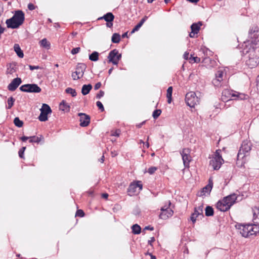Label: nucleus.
Returning <instances> with one entry per match:
<instances>
[{"mask_svg":"<svg viewBox=\"0 0 259 259\" xmlns=\"http://www.w3.org/2000/svg\"><path fill=\"white\" fill-rule=\"evenodd\" d=\"M87 68V66L84 63H78L76 67V71L72 73V77L73 80H77L81 78Z\"/></svg>","mask_w":259,"mask_h":259,"instance_id":"nucleus-7","label":"nucleus"},{"mask_svg":"<svg viewBox=\"0 0 259 259\" xmlns=\"http://www.w3.org/2000/svg\"><path fill=\"white\" fill-rule=\"evenodd\" d=\"M155 241V238L154 237H152L150 238V240H148V244L150 245H152V243L153 242H154Z\"/></svg>","mask_w":259,"mask_h":259,"instance_id":"nucleus-64","label":"nucleus"},{"mask_svg":"<svg viewBox=\"0 0 259 259\" xmlns=\"http://www.w3.org/2000/svg\"><path fill=\"white\" fill-rule=\"evenodd\" d=\"M25 20L24 13L21 10L16 11L14 15L6 20V23L9 28L16 29L21 26Z\"/></svg>","mask_w":259,"mask_h":259,"instance_id":"nucleus-1","label":"nucleus"},{"mask_svg":"<svg viewBox=\"0 0 259 259\" xmlns=\"http://www.w3.org/2000/svg\"><path fill=\"white\" fill-rule=\"evenodd\" d=\"M251 146L250 142L247 141H243L238 151V156L241 157V158L247 157L251 149Z\"/></svg>","mask_w":259,"mask_h":259,"instance_id":"nucleus-5","label":"nucleus"},{"mask_svg":"<svg viewBox=\"0 0 259 259\" xmlns=\"http://www.w3.org/2000/svg\"><path fill=\"white\" fill-rule=\"evenodd\" d=\"M221 151L220 150H216L214 156L210 160L209 164L214 170L219 169L224 161L221 155Z\"/></svg>","mask_w":259,"mask_h":259,"instance_id":"nucleus-4","label":"nucleus"},{"mask_svg":"<svg viewBox=\"0 0 259 259\" xmlns=\"http://www.w3.org/2000/svg\"><path fill=\"white\" fill-rule=\"evenodd\" d=\"M137 188L134 183H131L127 189L128 194L130 196H133L135 194Z\"/></svg>","mask_w":259,"mask_h":259,"instance_id":"nucleus-28","label":"nucleus"},{"mask_svg":"<svg viewBox=\"0 0 259 259\" xmlns=\"http://www.w3.org/2000/svg\"><path fill=\"white\" fill-rule=\"evenodd\" d=\"M28 8L29 10H31V11H32L33 10L35 9V6L32 4V3H29L28 5Z\"/></svg>","mask_w":259,"mask_h":259,"instance_id":"nucleus-58","label":"nucleus"},{"mask_svg":"<svg viewBox=\"0 0 259 259\" xmlns=\"http://www.w3.org/2000/svg\"><path fill=\"white\" fill-rule=\"evenodd\" d=\"M146 230H150V231H153V230H154V228L153 227L151 226H146L144 228L143 232H144Z\"/></svg>","mask_w":259,"mask_h":259,"instance_id":"nucleus-60","label":"nucleus"},{"mask_svg":"<svg viewBox=\"0 0 259 259\" xmlns=\"http://www.w3.org/2000/svg\"><path fill=\"white\" fill-rule=\"evenodd\" d=\"M161 113V110L160 109H156L155 110L152 114V116L154 119H157L159 115H160Z\"/></svg>","mask_w":259,"mask_h":259,"instance_id":"nucleus-41","label":"nucleus"},{"mask_svg":"<svg viewBox=\"0 0 259 259\" xmlns=\"http://www.w3.org/2000/svg\"><path fill=\"white\" fill-rule=\"evenodd\" d=\"M6 74H12L17 71L16 63L12 62L7 65Z\"/></svg>","mask_w":259,"mask_h":259,"instance_id":"nucleus-19","label":"nucleus"},{"mask_svg":"<svg viewBox=\"0 0 259 259\" xmlns=\"http://www.w3.org/2000/svg\"><path fill=\"white\" fill-rule=\"evenodd\" d=\"M196 213H193L192 214H191V220L192 221V222H193V223H195L196 221V218L197 217H199V215H197V214H196Z\"/></svg>","mask_w":259,"mask_h":259,"instance_id":"nucleus-53","label":"nucleus"},{"mask_svg":"<svg viewBox=\"0 0 259 259\" xmlns=\"http://www.w3.org/2000/svg\"><path fill=\"white\" fill-rule=\"evenodd\" d=\"M189 53L186 52L184 55H183V57L185 59V60H189Z\"/></svg>","mask_w":259,"mask_h":259,"instance_id":"nucleus-63","label":"nucleus"},{"mask_svg":"<svg viewBox=\"0 0 259 259\" xmlns=\"http://www.w3.org/2000/svg\"><path fill=\"white\" fill-rule=\"evenodd\" d=\"M104 95V92L102 90H100L99 91V92L97 94L96 98L97 99H100L101 98L103 97Z\"/></svg>","mask_w":259,"mask_h":259,"instance_id":"nucleus-55","label":"nucleus"},{"mask_svg":"<svg viewBox=\"0 0 259 259\" xmlns=\"http://www.w3.org/2000/svg\"><path fill=\"white\" fill-rule=\"evenodd\" d=\"M101 85H102V84L100 82H97V83L95 84V85L94 86V89L95 90H98L99 88H100V87H101Z\"/></svg>","mask_w":259,"mask_h":259,"instance_id":"nucleus-59","label":"nucleus"},{"mask_svg":"<svg viewBox=\"0 0 259 259\" xmlns=\"http://www.w3.org/2000/svg\"><path fill=\"white\" fill-rule=\"evenodd\" d=\"M40 46L47 49H49L50 47V43L46 38H44L39 42Z\"/></svg>","mask_w":259,"mask_h":259,"instance_id":"nucleus-37","label":"nucleus"},{"mask_svg":"<svg viewBox=\"0 0 259 259\" xmlns=\"http://www.w3.org/2000/svg\"><path fill=\"white\" fill-rule=\"evenodd\" d=\"M212 186H213L212 180L211 179H209V181H208V184L202 189V190L201 192V194L200 195L201 196L204 195H205V194L206 193H207V192L210 193L212 188Z\"/></svg>","mask_w":259,"mask_h":259,"instance_id":"nucleus-20","label":"nucleus"},{"mask_svg":"<svg viewBox=\"0 0 259 259\" xmlns=\"http://www.w3.org/2000/svg\"><path fill=\"white\" fill-rule=\"evenodd\" d=\"M120 131L119 130H116V131L114 132L111 134V135L113 136L118 137L119 136V135H120Z\"/></svg>","mask_w":259,"mask_h":259,"instance_id":"nucleus-61","label":"nucleus"},{"mask_svg":"<svg viewBox=\"0 0 259 259\" xmlns=\"http://www.w3.org/2000/svg\"><path fill=\"white\" fill-rule=\"evenodd\" d=\"M40 110V113L38 116V119L40 121H46L48 120V115L52 112V109L47 104H43Z\"/></svg>","mask_w":259,"mask_h":259,"instance_id":"nucleus-9","label":"nucleus"},{"mask_svg":"<svg viewBox=\"0 0 259 259\" xmlns=\"http://www.w3.org/2000/svg\"><path fill=\"white\" fill-rule=\"evenodd\" d=\"M172 87H169L166 91V97L167 98V103H171L172 101Z\"/></svg>","mask_w":259,"mask_h":259,"instance_id":"nucleus-31","label":"nucleus"},{"mask_svg":"<svg viewBox=\"0 0 259 259\" xmlns=\"http://www.w3.org/2000/svg\"><path fill=\"white\" fill-rule=\"evenodd\" d=\"M134 184L136 185L137 189L139 188L140 190L142 189L143 186L141 181H137L134 183Z\"/></svg>","mask_w":259,"mask_h":259,"instance_id":"nucleus-54","label":"nucleus"},{"mask_svg":"<svg viewBox=\"0 0 259 259\" xmlns=\"http://www.w3.org/2000/svg\"><path fill=\"white\" fill-rule=\"evenodd\" d=\"M249 37L250 40L244 41V45L246 46V43L250 41L251 44L254 45H259V30L257 26H253L249 31Z\"/></svg>","mask_w":259,"mask_h":259,"instance_id":"nucleus-3","label":"nucleus"},{"mask_svg":"<svg viewBox=\"0 0 259 259\" xmlns=\"http://www.w3.org/2000/svg\"><path fill=\"white\" fill-rule=\"evenodd\" d=\"M223 74L224 72L223 71L219 70L215 73V78H218V79L223 80Z\"/></svg>","mask_w":259,"mask_h":259,"instance_id":"nucleus-45","label":"nucleus"},{"mask_svg":"<svg viewBox=\"0 0 259 259\" xmlns=\"http://www.w3.org/2000/svg\"><path fill=\"white\" fill-rule=\"evenodd\" d=\"M222 80L218 79V78H215V79L212 80V83L213 85L215 87H219L221 86V82Z\"/></svg>","mask_w":259,"mask_h":259,"instance_id":"nucleus-46","label":"nucleus"},{"mask_svg":"<svg viewBox=\"0 0 259 259\" xmlns=\"http://www.w3.org/2000/svg\"><path fill=\"white\" fill-rule=\"evenodd\" d=\"M29 69L31 70H33L34 69H40V67L39 66H32L31 65H28Z\"/></svg>","mask_w":259,"mask_h":259,"instance_id":"nucleus-57","label":"nucleus"},{"mask_svg":"<svg viewBox=\"0 0 259 259\" xmlns=\"http://www.w3.org/2000/svg\"><path fill=\"white\" fill-rule=\"evenodd\" d=\"M15 99L13 97H11L9 98L8 100V106H7V108L11 109L14 105Z\"/></svg>","mask_w":259,"mask_h":259,"instance_id":"nucleus-39","label":"nucleus"},{"mask_svg":"<svg viewBox=\"0 0 259 259\" xmlns=\"http://www.w3.org/2000/svg\"><path fill=\"white\" fill-rule=\"evenodd\" d=\"M114 16L111 12H108L105 14L103 16L98 18V20L104 19L106 22L113 21Z\"/></svg>","mask_w":259,"mask_h":259,"instance_id":"nucleus-22","label":"nucleus"},{"mask_svg":"<svg viewBox=\"0 0 259 259\" xmlns=\"http://www.w3.org/2000/svg\"><path fill=\"white\" fill-rule=\"evenodd\" d=\"M189 61L190 62L193 61L195 63H199L201 61V59L199 57H193L192 55H191L190 57H189Z\"/></svg>","mask_w":259,"mask_h":259,"instance_id":"nucleus-42","label":"nucleus"},{"mask_svg":"<svg viewBox=\"0 0 259 259\" xmlns=\"http://www.w3.org/2000/svg\"><path fill=\"white\" fill-rule=\"evenodd\" d=\"M44 137L42 135H39V137H36L35 136L30 137L29 142L30 143H39L41 141H44Z\"/></svg>","mask_w":259,"mask_h":259,"instance_id":"nucleus-29","label":"nucleus"},{"mask_svg":"<svg viewBox=\"0 0 259 259\" xmlns=\"http://www.w3.org/2000/svg\"><path fill=\"white\" fill-rule=\"evenodd\" d=\"M80 50V48L79 47L74 48L72 49L71 53L72 55H75L77 54Z\"/></svg>","mask_w":259,"mask_h":259,"instance_id":"nucleus-52","label":"nucleus"},{"mask_svg":"<svg viewBox=\"0 0 259 259\" xmlns=\"http://www.w3.org/2000/svg\"><path fill=\"white\" fill-rule=\"evenodd\" d=\"M171 205V202L169 200H168L165 204V205L162 207L160 209L161 212H164L167 210V209H169V206Z\"/></svg>","mask_w":259,"mask_h":259,"instance_id":"nucleus-43","label":"nucleus"},{"mask_svg":"<svg viewBox=\"0 0 259 259\" xmlns=\"http://www.w3.org/2000/svg\"><path fill=\"white\" fill-rule=\"evenodd\" d=\"M99 55L98 52L94 51L89 55V59L92 61H97L99 59Z\"/></svg>","mask_w":259,"mask_h":259,"instance_id":"nucleus-35","label":"nucleus"},{"mask_svg":"<svg viewBox=\"0 0 259 259\" xmlns=\"http://www.w3.org/2000/svg\"><path fill=\"white\" fill-rule=\"evenodd\" d=\"M132 233L134 234H139L141 232V228L138 224H135L132 227Z\"/></svg>","mask_w":259,"mask_h":259,"instance_id":"nucleus-33","label":"nucleus"},{"mask_svg":"<svg viewBox=\"0 0 259 259\" xmlns=\"http://www.w3.org/2000/svg\"><path fill=\"white\" fill-rule=\"evenodd\" d=\"M205 214L207 217L213 216L214 214L213 208L210 206H207L205 209Z\"/></svg>","mask_w":259,"mask_h":259,"instance_id":"nucleus-32","label":"nucleus"},{"mask_svg":"<svg viewBox=\"0 0 259 259\" xmlns=\"http://www.w3.org/2000/svg\"><path fill=\"white\" fill-rule=\"evenodd\" d=\"M14 123L15 124V125L18 127H21L23 126V122L22 120H21L19 117H16L14 118Z\"/></svg>","mask_w":259,"mask_h":259,"instance_id":"nucleus-38","label":"nucleus"},{"mask_svg":"<svg viewBox=\"0 0 259 259\" xmlns=\"http://www.w3.org/2000/svg\"><path fill=\"white\" fill-rule=\"evenodd\" d=\"M65 92L67 94H71L72 97H75L77 95L75 90L71 88H67Z\"/></svg>","mask_w":259,"mask_h":259,"instance_id":"nucleus-40","label":"nucleus"},{"mask_svg":"<svg viewBox=\"0 0 259 259\" xmlns=\"http://www.w3.org/2000/svg\"><path fill=\"white\" fill-rule=\"evenodd\" d=\"M157 169V168L156 167L151 166V167L149 168V169L148 170V172L150 175H152V174H153Z\"/></svg>","mask_w":259,"mask_h":259,"instance_id":"nucleus-50","label":"nucleus"},{"mask_svg":"<svg viewBox=\"0 0 259 259\" xmlns=\"http://www.w3.org/2000/svg\"><path fill=\"white\" fill-rule=\"evenodd\" d=\"M26 149V147H22L19 151V156L21 158H24V152Z\"/></svg>","mask_w":259,"mask_h":259,"instance_id":"nucleus-48","label":"nucleus"},{"mask_svg":"<svg viewBox=\"0 0 259 259\" xmlns=\"http://www.w3.org/2000/svg\"><path fill=\"white\" fill-rule=\"evenodd\" d=\"M174 213L173 210L169 208L167 209L165 211L161 212L159 214V218L163 220H166L168 218L171 217Z\"/></svg>","mask_w":259,"mask_h":259,"instance_id":"nucleus-21","label":"nucleus"},{"mask_svg":"<svg viewBox=\"0 0 259 259\" xmlns=\"http://www.w3.org/2000/svg\"><path fill=\"white\" fill-rule=\"evenodd\" d=\"M225 201L227 202L230 207L235 202L237 199L236 195L235 193L230 194L224 198Z\"/></svg>","mask_w":259,"mask_h":259,"instance_id":"nucleus-18","label":"nucleus"},{"mask_svg":"<svg viewBox=\"0 0 259 259\" xmlns=\"http://www.w3.org/2000/svg\"><path fill=\"white\" fill-rule=\"evenodd\" d=\"M121 58V54H120L118 53V51L117 50V56H116V60L117 62V64L118 63L119 61Z\"/></svg>","mask_w":259,"mask_h":259,"instance_id":"nucleus-56","label":"nucleus"},{"mask_svg":"<svg viewBox=\"0 0 259 259\" xmlns=\"http://www.w3.org/2000/svg\"><path fill=\"white\" fill-rule=\"evenodd\" d=\"M217 208L221 211H226L228 210L230 207L227 202L225 201L224 198L219 200L216 204Z\"/></svg>","mask_w":259,"mask_h":259,"instance_id":"nucleus-13","label":"nucleus"},{"mask_svg":"<svg viewBox=\"0 0 259 259\" xmlns=\"http://www.w3.org/2000/svg\"><path fill=\"white\" fill-rule=\"evenodd\" d=\"M202 25V22L201 21H199L198 23H193L191 25V29L192 33L195 32V33H198L200 29V26Z\"/></svg>","mask_w":259,"mask_h":259,"instance_id":"nucleus-23","label":"nucleus"},{"mask_svg":"<svg viewBox=\"0 0 259 259\" xmlns=\"http://www.w3.org/2000/svg\"><path fill=\"white\" fill-rule=\"evenodd\" d=\"M203 205H201L197 207H195L194 209V213H196L197 215L201 216L202 217H203Z\"/></svg>","mask_w":259,"mask_h":259,"instance_id":"nucleus-34","label":"nucleus"},{"mask_svg":"<svg viewBox=\"0 0 259 259\" xmlns=\"http://www.w3.org/2000/svg\"><path fill=\"white\" fill-rule=\"evenodd\" d=\"M259 63V57L256 56L254 57L249 58L248 60L246 61V64L250 68H253L256 66Z\"/></svg>","mask_w":259,"mask_h":259,"instance_id":"nucleus-17","label":"nucleus"},{"mask_svg":"<svg viewBox=\"0 0 259 259\" xmlns=\"http://www.w3.org/2000/svg\"><path fill=\"white\" fill-rule=\"evenodd\" d=\"M78 116L80 117V125L82 127L87 126L90 122V116L83 113H78Z\"/></svg>","mask_w":259,"mask_h":259,"instance_id":"nucleus-12","label":"nucleus"},{"mask_svg":"<svg viewBox=\"0 0 259 259\" xmlns=\"http://www.w3.org/2000/svg\"><path fill=\"white\" fill-rule=\"evenodd\" d=\"M148 19V17L145 16L140 21V22L136 25L134 28L133 29L132 31L131 32V34L134 33L135 32L137 31L141 27L144 23L146 21V20Z\"/></svg>","mask_w":259,"mask_h":259,"instance_id":"nucleus-24","label":"nucleus"},{"mask_svg":"<svg viewBox=\"0 0 259 259\" xmlns=\"http://www.w3.org/2000/svg\"><path fill=\"white\" fill-rule=\"evenodd\" d=\"M120 40V35L119 34L117 33H114L113 34L111 41L113 43L117 44L118 43Z\"/></svg>","mask_w":259,"mask_h":259,"instance_id":"nucleus-36","label":"nucleus"},{"mask_svg":"<svg viewBox=\"0 0 259 259\" xmlns=\"http://www.w3.org/2000/svg\"><path fill=\"white\" fill-rule=\"evenodd\" d=\"M59 109L64 112L70 111V106L65 101L63 100L59 105Z\"/></svg>","mask_w":259,"mask_h":259,"instance_id":"nucleus-25","label":"nucleus"},{"mask_svg":"<svg viewBox=\"0 0 259 259\" xmlns=\"http://www.w3.org/2000/svg\"><path fill=\"white\" fill-rule=\"evenodd\" d=\"M96 105H97V107L99 108V109L101 111H104V106H103L102 103L100 101H97V103H96Z\"/></svg>","mask_w":259,"mask_h":259,"instance_id":"nucleus-51","label":"nucleus"},{"mask_svg":"<svg viewBox=\"0 0 259 259\" xmlns=\"http://www.w3.org/2000/svg\"><path fill=\"white\" fill-rule=\"evenodd\" d=\"M28 139L30 140V137L23 136L20 138V140L23 142H25Z\"/></svg>","mask_w":259,"mask_h":259,"instance_id":"nucleus-62","label":"nucleus"},{"mask_svg":"<svg viewBox=\"0 0 259 259\" xmlns=\"http://www.w3.org/2000/svg\"><path fill=\"white\" fill-rule=\"evenodd\" d=\"M171 205V202L169 200H168L165 204V205L162 207L160 209L161 212H164L167 210V209H169V206Z\"/></svg>","mask_w":259,"mask_h":259,"instance_id":"nucleus-44","label":"nucleus"},{"mask_svg":"<svg viewBox=\"0 0 259 259\" xmlns=\"http://www.w3.org/2000/svg\"><path fill=\"white\" fill-rule=\"evenodd\" d=\"M253 221L254 224L253 225L252 229V235H255V236L257 234H259V219L257 218V216H256V212H254L253 213Z\"/></svg>","mask_w":259,"mask_h":259,"instance_id":"nucleus-14","label":"nucleus"},{"mask_svg":"<svg viewBox=\"0 0 259 259\" xmlns=\"http://www.w3.org/2000/svg\"><path fill=\"white\" fill-rule=\"evenodd\" d=\"M190 150L188 148L183 149L181 152L184 165L185 167L189 166V163L191 160V157L189 155Z\"/></svg>","mask_w":259,"mask_h":259,"instance_id":"nucleus-10","label":"nucleus"},{"mask_svg":"<svg viewBox=\"0 0 259 259\" xmlns=\"http://www.w3.org/2000/svg\"><path fill=\"white\" fill-rule=\"evenodd\" d=\"M14 50L19 57L22 58L24 57L23 52L18 44H15L14 45Z\"/></svg>","mask_w":259,"mask_h":259,"instance_id":"nucleus-26","label":"nucleus"},{"mask_svg":"<svg viewBox=\"0 0 259 259\" xmlns=\"http://www.w3.org/2000/svg\"><path fill=\"white\" fill-rule=\"evenodd\" d=\"M84 215V212L81 209H78L77 210L75 214V216L79 217H83Z\"/></svg>","mask_w":259,"mask_h":259,"instance_id":"nucleus-49","label":"nucleus"},{"mask_svg":"<svg viewBox=\"0 0 259 259\" xmlns=\"http://www.w3.org/2000/svg\"><path fill=\"white\" fill-rule=\"evenodd\" d=\"M92 89V85L91 84H84L82 87L81 93L83 95L88 94Z\"/></svg>","mask_w":259,"mask_h":259,"instance_id":"nucleus-27","label":"nucleus"},{"mask_svg":"<svg viewBox=\"0 0 259 259\" xmlns=\"http://www.w3.org/2000/svg\"><path fill=\"white\" fill-rule=\"evenodd\" d=\"M247 96L246 95L244 94L237 93V94H236L235 97H237L238 99L240 100H244L246 99Z\"/></svg>","mask_w":259,"mask_h":259,"instance_id":"nucleus-47","label":"nucleus"},{"mask_svg":"<svg viewBox=\"0 0 259 259\" xmlns=\"http://www.w3.org/2000/svg\"><path fill=\"white\" fill-rule=\"evenodd\" d=\"M22 82V79L21 78L16 77L13 79L10 83L8 85V89L10 91H14Z\"/></svg>","mask_w":259,"mask_h":259,"instance_id":"nucleus-11","label":"nucleus"},{"mask_svg":"<svg viewBox=\"0 0 259 259\" xmlns=\"http://www.w3.org/2000/svg\"><path fill=\"white\" fill-rule=\"evenodd\" d=\"M235 227L242 236L247 238L252 235V229H253L252 224H237Z\"/></svg>","mask_w":259,"mask_h":259,"instance_id":"nucleus-2","label":"nucleus"},{"mask_svg":"<svg viewBox=\"0 0 259 259\" xmlns=\"http://www.w3.org/2000/svg\"><path fill=\"white\" fill-rule=\"evenodd\" d=\"M247 157L241 158V157H239L237 156V161H236V165L239 167H242L244 166V164L246 163L247 160Z\"/></svg>","mask_w":259,"mask_h":259,"instance_id":"nucleus-30","label":"nucleus"},{"mask_svg":"<svg viewBox=\"0 0 259 259\" xmlns=\"http://www.w3.org/2000/svg\"><path fill=\"white\" fill-rule=\"evenodd\" d=\"M236 94L233 91L229 90H225L222 92L223 100H227V101L233 100L232 98L235 97Z\"/></svg>","mask_w":259,"mask_h":259,"instance_id":"nucleus-15","label":"nucleus"},{"mask_svg":"<svg viewBox=\"0 0 259 259\" xmlns=\"http://www.w3.org/2000/svg\"><path fill=\"white\" fill-rule=\"evenodd\" d=\"M20 90L23 92L38 93L41 91L40 87L35 83L25 84L21 85Z\"/></svg>","mask_w":259,"mask_h":259,"instance_id":"nucleus-6","label":"nucleus"},{"mask_svg":"<svg viewBox=\"0 0 259 259\" xmlns=\"http://www.w3.org/2000/svg\"><path fill=\"white\" fill-rule=\"evenodd\" d=\"M116 56H117V50L114 49L110 52L108 56V62L112 63L114 65H117V62L116 60Z\"/></svg>","mask_w":259,"mask_h":259,"instance_id":"nucleus-16","label":"nucleus"},{"mask_svg":"<svg viewBox=\"0 0 259 259\" xmlns=\"http://www.w3.org/2000/svg\"><path fill=\"white\" fill-rule=\"evenodd\" d=\"M198 102V97L195 93L191 92L186 94L185 96V102L191 108L194 107Z\"/></svg>","mask_w":259,"mask_h":259,"instance_id":"nucleus-8","label":"nucleus"}]
</instances>
